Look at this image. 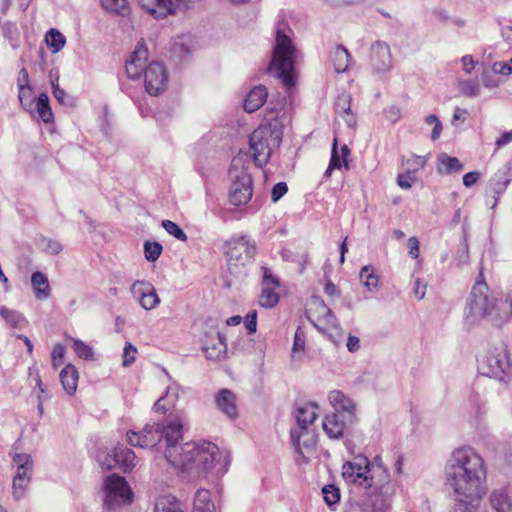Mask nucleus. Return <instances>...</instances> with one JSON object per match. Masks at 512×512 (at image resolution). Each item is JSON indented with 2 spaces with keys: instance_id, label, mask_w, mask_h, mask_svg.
I'll return each mask as SVG.
<instances>
[{
  "instance_id": "obj_59",
  "label": "nucleus",
  "mask_w": 512,
  "mask_h": 512,
  "mask_svg": "<svg viewBox=\"0 0 512 512\" xmlns=\"http://www.w3.org/2000/svg\"><path fill=\"white\" fill-rule=\"evenodd\" d=\"M426 287H427V284L424 281H422L420 279H416V281L414 283L413 292L417 299L422 300L424 298L425 293H426Z\"/></svg>"
},
{
  "instance_id": "obj_22",
  "label": "nucleus",
  "mask_w": 512,
  "mask_h": 512,
  "mask_svg": "<svg viewBox=\"0 0 512 512\" xmlns=\"http://www.w3.org/2000/svg\"><path fill=\"white\" fill-rule=\"evenodd\" d=\"M139 4L155 18H164L175 13L173 0H138Z\"/></svg>"
},
{
  "instance_id": "obj_18",
  "label": "nucleus",
  "mask_w": 512,
  "mask_h": 512,
  "mask_svg": "<svg viewBox=\"0 0 512 512\" xmlns=\"http://www.w3.org/2000/svg\"><path fill=\"white\" fill-rule=\"evenodd\" d=\"M203 351L209 360L220 361L226 357L227 344L225 337L217 332L214 336L206 335Z\"/></svg>"
},
{
  "instance_id": "obj_43",
  "label": "nucleus",
  "mask_w": 512,
  "mask_h": 512,
  "mask_svg": "<svg viewBox=\"0 0 512 512\" xmlns=\"http://www.w3.org/2000/svg\"><path fill=\"white\" fill-rule=\"evenodd\" d=\"M162 227L165 231L175 237L177 240L185 242L187 240V235L183 231V229L171 220H163L161 223Z\"/></svg>"
},
{
  "instance_id": "obj_24",
  "label": "nucleus",
  "mask_w": 512,
  "mask_h": 512,
  "mask_svg": "<svg viewBox=\"0 0 512 512\" xmlns=\"http://www.w3.org/2000/svg\"><path fill=\"white\" fill-rule=\"evenodd\" d=\"M33 466L16 467V473L13 478V497L20 500L25 495V490L31 481Z\"/></svg>"
},
{
  "instance_id": "obj_45",
  "label": "nucleus",
  "mask_w": 512,
  "mask_h": 512,
  "mask_svg": "<svg viewBox=\"0 0 512 512\" xmlns=\"http://www.w3.org/2000/svg\"><path fill=\"white\" fill-rule=\"evenodd\" d=\"M322 493L326 504L330 507L338 504V502L340 501V491L334 485L324 486L322 489Z\"/></svg>"
},
{
  "instance_id": "obj_12",
  "label": "nucleus",
  "mask_w": 512,
  "mask_h": 512,
  "mask_svg": "<svg viewBox=\"0 0 512 512\" xmlns=\"http://www.w3.org/2000/svg\"><path fill=\"white\" fill-rule=\"evenodd\" d=\"M511 363L504 344L489 347L478 360L482 375L503 381L510 371Z\"/></svg>"
},
{
  "instance_id": "obj_6",
  "label": "nucleus",
  "mask_w": 512,
  "mask_h": 512,
  "mask_svg": "<svg viewBox=\"0 0 512 512\" xmlns=\"http://www.w3.org/2000/svg\"><path fill=\"white\" fill-rule=\"evenodd\" d=\"M281 110H272L266 115L267 123L256 128L249 137V146L258 167L266 165L275 147L282 140L283 124L278 120Z\"/></svg>"
},
{
  "instance_id": "obj_47",
  "label": "nucleus",
  "mask_w": 512,
  "mask_h": 512,
  "mask_svg": "<svg viewBox=\"0 0 512 512\" xmlns=\"http://www.w3.org/2000/svg\"><path fill=\"white\" fill-rule=\"evenodd\" d=\"M461 91L467 97H477L480 94V85L471 80L464 81L461 84Z\"/></svg>"
},
{
  "instance_id": "obj_4",
  "label": "nucleus",
  "mask_w": 512,
  "mask_h": 512,
  "mask_svg": "<svg viewBox=\"0 0 512 512\" xmlns=\"http://www.w3.org/2000/svg\"><path fill=\"white\" fill-rule=\"evenodd\" d=\"M512 317V298L509 294L492 292L480 272L465 306V321L476 325L487 320L494 327H502Z\"/></svg>"
},
{
  "instance_id": "obj_57",
  "label": "nucleus",
  "mask_w": 512,
  "mask_h": 512,
  "mask_svg": "<svg viewBox=\"0 0 512 512\" xmlns=\"http://www.w3.org/2000/svg\"><path fill=\"white\" fill-rule=\"evenodd\" d=\"M64 354H65V347L62 344L55 345V347L53 348L52 354H51L52 362L55 367H58L59 365L62 364Z\"/></svg>"
},
{
  "instance_id": "obj_39",
  "label": "nucleus",
  "mask_w": 512,
  "mask_h": 512,
  "mask_svg": "<svg viewBox=\"0 0 512 512\" xmlns=\"http://www.w3.org/2000/svg\"><path fill=\"white\" fill-rule=\"evenodd\" d=\"M72 341V349L76 353V355L84 360H94V351L93 348L80 339H71Z\"/></svg>"
},
{
  "instance_id": "obj_15",
  "label": "nucleus",
  "mask_w": 512,
  "mask_h": 512,
  "mask_svg": "<svg viewBox=\"0 0 512 512\" xmlns=\"http://www.w3.org/2000/svg\"><path fill=\"white\" fill-rule=\"evenodd\" d=\"M328 400L333 407L332 413H338L348 421H357L356 405L351 398L340 390H332L328 394Z\"/></svg>"
},
{
  "instance_id": "obj_11",
  "label": "nucleus",
  "mask_w": 512,
  "mask_h": 512,
  "mask_svg": "<svg viewBox=\"0 0 512 512\" xmlns=\"http://www.w3.org/2000/svg\"><path fill=\"white\" fill-rule=\"evenodd\" d=\"M229 175L232 181L229 190L230 202L235 206L246 205L253 195V180L242 157L233 158Z\"/></svg>"
},
{
  "instance_id": "obj_56",
  "label": "nucleus",
  "mask_w": 512,
  "mask_h": 512,
  "mask_svg": "<svg viewBox=\"0 0 512 512\" xmlns=\"http://www.w3.org/2000/svg\"><path fill=\"white\" fill-rule=\"evenodd\" d=\"M492 70L495 74L508 76L512 74V67L508 61H498L492 65Z\"/></svg>"
},
{
  "instance_id": "obj_48",
  "label": "nucleus",
  "mask_w": 512,
  "mask_h": 512,
  "mask_svg": "<svg viewBox=\"0 0 512 512\" xmlns=\"http://www.w3.org/2000/svg\"><path fill=\"white\" fill-rule=\"evenodd\" d=\"M41 244L43 246V249L47 253H50L52 255L59 254L62 251V249H63L61 243L59 241L53 240V239L44 238L41 241Z\"/></svg>"
},
{
  "instance_id": "obj_30",
  "label": "nucleus",
  "mask_w": 512,
  "mask_h": 512,
  "mask_svg": "<svg viewBox=\"0 0 512 512\" xmlns=\"http://www.w3.org/2000/svg\"><path fill=\"white\" fill-rule=\"evenodd\" d=\"M331 61L335 72L343 73L349 66L350 54L343 45H337L331 52Z\"/></svg>"
},
{
  "instance_id": "obj_53",
  "label": "nucleus",
  "mask_w": 512,
  "mask_h": 512,
  "mask_svg": "<svg viewBox=\"0 0 512 512\" xmlns=\"http://www.w3.org/2000/svg\"><path fill=\"white\" fill-rule=\"evenodd\" d=\"M244 325L248 331V334H254L257 330V312L255 310L250 311L244 318Z\"/></svg>"
},
{
  "instance_id": "obj_52",
  "label": "nucleus",
  "mask_w": 512,
  "mask_h": 512,
  "mask_svg": "<svg viewBox=\"0 0 512 512\" xmlns=\"http://www.w3.org/2000/svg\"><path fill=\"white\" fill-rule=\"evenodd\" d=\"M305 349V334L298 328L294 334L292 352H303Z\"/></svg>"
},
{
  "instance_id": "obj_29",
  "label": "nucleus",
  "mask_w": 512,
  "mask_h": 512,
  "mask_svg": "<svg viewBox=\"0 0 512 512\" xmlns=\"http://www.w3.org/2000/svg\"><path fill=\"white\" fill-rule=\"evenodd\" d=\"M192 512H216L209 490L200 488L196 491Z\"/></svg>"
},
{
  "instance_id": "obj_26",
  "label": "nucleus",
  "mask_w": 512,
  "mask_h": 512,
  "mask_svg": "<svg viewBox=\"0 0 512 512\" xmlns=\"http://www.w3.org/2000/svg\"><path fill=\"white\" fill-rule=\"evenodd\" d=\"M268 92L265 86L259 85L254 87L244 100V109L248 113L258 110L266 102Z\"/></svg>"
},
{
  "instance_id": "obj_35",
  "label": "nucleus",
  "mask_w": 512,
  "mask_h": 512,
  "mask_svg": "<svg viewBox=\"0 0 512 512\" xmlns=\"http://www.w3.org/2000/svg\"><path fill=\"white\" fill-rule=\"evenodd\" d=\"M36 110L40 119L45 123L53 121L54 115L49 104V97L46 93H41L36 100Z\"/></svg>"
},
{
  "instance_id": "obj_25",
  "label": "nucleus",
  "mask_w": 512,
  "mask_h": 512,
  "mask_svg": "<svg viewBox=\"0 0 512 512\" xmlns=\"http://www.w3.org/2000/svg\"><path fill=\"white\" fill-rule=\"evenodd\" d=\"M215 402L220 411H222L229 418L237 417L238 410L236 406L235 394L229 389H222L215 397Z\"/></svg>"
},
{
  "instance_id": "obj_51",
  "label": "nucleus",
  "mask_w": 512,
  "mask_h": 512,
  "mask_svg": "<svg viewBox=\"0 0 512 512\" xmlns=\"http://www.w3.org/2000/svg\"><path fill=\"white\" fill-rule=\"evenodd\" d=\"M288 191V186L285 182L276 183L271 191L272 202H278Z\"/></svg>"
},
{
  "instance_id": "obj_34",
  "label": "nucleus",
  "mask_w": 512,
  "mask_h": 512,
  "mask_svg": "<svg viewBox=\"0 0 512 512\" xmlns=\"http://www.w3.org/2000/svg\"><path fill=\"white\" fill-rule=\"evenodd\" d=\"M0 316L13 328H21L26 324L24 315L6 306L0 307Z\"/></svg>"
},
{
  "instance_id": "obj_33",
  "label": "nucleus",
  "mask_w": 512,
  "mask_h": 512,
  "mask_svg": "<svg viewBox=\"0 0 512 512\" xmlns=\"http://www.w3.org/2000/svg\"><path fill=\"white\" fill-rule=\"evenodd\" d=\"M154 510L155 512H183L176 497L170 494L158 497Z\"/></svg>"
},
{
  "instance_id": "obj_63",
  "label": "nucleus",
  "mask_w": 512,
  "mask_h": 512,
  "mask_svg": "<svg viewBox=\"0 0 512 512\" xmlns=\"http://www.w3.org/2000/svg\"><path fill=\"white\" fill-rule=\"evenodd\" d=\"M30 86L29 84V74L26 68L20 69L17 77V87H25Z\"/></svg>"
},
{
  "instance_id": "obj_58",
  "label": "nucleus",
  "mask_w": 512,
  "mask_h": 512,
  "mask_svg": "<svg viewBox=\"0 0 512 512\" xmlns=\"http://www.w3.org/2000/svg\"><path fill=\"white\" fill-rule=\"evenodd\" d=\"M409 255L413 259H417L420 256L419 240L412 236L408 239Z\"/></svg>"
},
{
  "instance_id": "obj_1",
  "label": "nucleus",
  "mask_w": 512,
  "mask_h": 512,
  "mask_svg": "<svg viewBox=\"0 0 512 512\" xmlns=\"http://www.w3.org/2000/svg\"><path fill=\"white\" fill-rule=\"evenodd\" d=\"M487 469L482 456L470 446L452 451L445 465L446 485L456 497V512H475L486 491Z\"/></svg>"
},
{
  "instance_id": "obj_32",
  "label": "nucleus",
  "mask_w": 512,
  "mask_h": 512,
  "mask_svg": "<svg viewBox=\"0 0 512 512\" xmlns=\"http://www.w3.org/2000/svg\"><path fill=\"white\" fill-rule=\"evenodd\" d=\"M350 155V149L346 144H344L340 152L338 151L337 147V138H334L333 144H332V151H331V158H330V164L331 168H338L340 169L342 166H345L348 168V156Z\"/></svg>"
},
{
  "instance_id": "obj_3",
  "label": "nucleus",
  "mask_w": 512,
  "mask_h": 512,
  "mask_svg": "<svg viewBox=\"0 0 512 512\" xmlns=\"http://www.w3.org/2000/svg\"><path fill=\"white\" fill-rule=\"evenodd\" d=\"M164 455L173 467L198 477L222 476L230 465L229 456H222L217 445L209 441L183 444L177 441L165 449Z\"/></svg>"
},
{
  "instance_id": "obj_60",
  "label": "nucleus",
  "mask_w": 512,
  "mask_h": 512,
  "mask_svg": "<svg viewBox=\"0 0 512 512\" xmlns=\"http://www.w3.org/2000/svg\"><path fill=\"white\" fill-rule=\"evenodd\" d=\"M480 178V173L477 171H471L463 176V184L465 187H472Z\"/></svg>"
},
{
  "instance_id": "obj_7",
  "label": "nucleus",
  "mask_w": 512,
  "mask_h": 512,
  "mask_svg": "<svg viewBox=\"0 0 512 512\" xmlns=\"http://www.w3.org/2000/svg\"><path fill=\"white\" fill-rule=\"evenodd\" d=\"M183 438V424L179 418L171 419L166 424L147 423L141 432H127V440L131 446L153 448L165 440L166 448Z\"/></svg>"
},
{
  "instance_id": "obj_49",
  "label": "nucleus",
  "mask_w": 512,
  "mask_h": 512,
  "mask_svg": "<svg viewBox=\"0 0 512 512\" xmlns=\"http://www.w3.org/2000/svg\"><path fill=\"white\" fill-rule=\"evenodd\" d=\"M137 349L130 342H127L123 349V366L127 367L135 361Z\"/></svg>"
},
{
  "instance_id": "obj_5",
  "label": "nucleus",
  "mask_w": 512,
  "mask_h": 512,
  "mask_svg": "<svg viewBox=\"0 0 512 512\" xmlns=\"http://www.w3.org/2000/svg\"><path fill=\"white\" fill-rule=\"evenodd\" d=\"M149 50L144 39L138 41L136 49L126 61V73L131 79H138L144 72V86L151 96L161 94L167 86L168 76L164 65L158 61L146 66Z\"/></svg>"
},
{
  "instance_id": "obj_21",
  "label": "nucleus",
  "mask_w": 512,
  "mask_h": 512,
  "mask_svg": "<svg viewBox=\"0 0 512 512\" xmlns=\"http://www.w3.org/2000/svg\"><path fill=\"white\" fill-rule=\"evenodd\" d=\"M489 500L495 512H512V497L509 486L494 488L491 491Z\"/></svg>"
},
{
  "instance_id": "obj_19",
  "label": "nucleus",
  "mask_w": 512,
  "mask_h": 512,
  "mask_svg": "<svg viewBox=\"0 0 512 512\" xmlns=\"http://www.w3.org/2000/svg\"><path fill=\"white\" fill-rule=\"evenodd\" d=\"M355 422L348 421L338 413L327 414L322 421V428L330 439H340L348 425Z\"/></svg>"
},
{
  "instance_id": "obj_42",
  "label": "nucleus",
  "mask_w": 512,
  "mask_h": 512,
  "mask_svg": "<svg viewBox=\"0 0 512 512\" xmlns=\"http://www.w3.org/2000/svg\"><path fill=\"white\" fill-rule=\"evenodd\" d=\"M45 43L52 53L59 52L66 43L64 34H45Z\"/></svg>"
},
{
  "instance_id": "obj_40",
  "label": "nucleus",
  "mask_w": 512,
  "mask_h": 512,
  "mask_svg": "<svg viewBox=\"0 0 512 512\" xmlns=\"http://www.w3.org/2000/svg\"><path fill=\"white\" fill-rule=\"evenodd\" d=\"M163 246L159 242L146 241L144 243L145 259L149 262H155L162 254Z\"/></svg>"
},
{
  "instance_id": "obj_23",
  "label": "nucleus",
  "mask_w": 512,
  "mask_h": 512,
  "mask_svg": "<svg viewBox=\"0 0 512 512\" xmlns=\"http://www.w3.org/2000/svg\"><path fill=\"white\" fill-rule=\"evenodd\" d=\"M316 303L319 305L320 309L323 310V317L317 316L316 320H312L310 318L313 326L323 334L326 333L327 328L337 329L339 327V323L331 309L320 298L316 299Z\"/></svg>"
},
{
  "instance_id": "obj_28",
  "label": "nucleus",
  "mask_w": 512,
  "mask_h": 512,
  "mask_svg": "<svg viewBox=\"0 0 512 512\" xmlns=\"http://www.w3.org/2000/svg\"><path fill=\"white\" fill-rule=\"evenodd\" d=\"M59 376L64 390L69 395H73L77 389L79 378L77 369L72 364H68L62 369Z\"/></svg>"
},
{
  "instance_id": "obj_27",
  "label": "nucleus",
  "mask_w": 512,
  "mask_h": 512,
  "mask_svg": "<svg viewBox=\"0 0 512 512\" xmlns=\"http://www.w3.org/2000/svg\"><path fill=\"white\" fill-rule=\"evenodd\" d=\"M31 284L35 294V297L38 300H47L50 297V284L47 276L40 272L36 271L31 275Z\"/></svg>"
},
{
  "instance_id": "obj_46",
  "label": "nucleus",
  "mask_w": 512,
  "mask_h": 512,
  "mask_svg": "<svg viewBox=\"0 0 512 512\" xmlns=\"http://www.w3.org/2000/svg\"><path fill=\"white\" fill-rule=\"evenodd\" d=\"M262 271V286L279 287L280 280L275 276L272 270L266 266L261 267Z\"/></svg>"
},
{
  "instance_id": "obj_62",
  "label": "nucleus",
  "mask_w": 512,
  "mask_h": 512,
  "mask_svg": "<svg viewBox=\"0 0 512 512\" xmlns=\"http://www.w3.org/2000/svg\"><path fill=\"white\" fill-rule=\"evenodd\" d=\"M468 401L474 408L475 413H478L483 403L480 394L476 393L475 391L471 392Z\"/></svg>"
},
{
  "instance_id": "obj_2",
  "label": "nucleus",
  "mask_w": 512,
  "mask_h": 512,
  "mask_svg": "<svg viewBox=\"0 0 512 512\" xmlns=\"http://www.w3.org/2000/svg\"><path fill=\"white\" fill-rule=\"evenodd\" d=\"M343 479L368 490V512H389L396 493V482L391 480L382 458L377 455L370 461L357 455L342 466Z\"/></svg>"
},
{
  "instance_id": "obj_9",
  "label": "nucleus",
  "mask_w": 512,
  "mask_h": 512,
  "mask_svg": "<svg viewBox=\"0 0 512 512\" xmlns=\"http://www.w3.org/2000/svg\"><path fill=\"white\" fill-rule=\"evenodd\" d=\"M297 57L298 51L288 34H276L268 70L271 75L281 80L286 88H292L295 85L294 65Z\"/></svg>"
},
{
  "instance_id": "obj_20",
  "label": "nucleus",
  "mask_w": 512,
  "mask_h": 512,
  "mask_svg": "<svg viewBox=\"0 0 512 512\" xmlns=\"http://www.w3.org/2000/svg\"><path fill=\"white\" fill-rule=\"evenodd\" d=\"M110 457L114 461V465L108 464V468L118 467L123 470V472H128L135 467V453L123 445H117L113 449Z\"/></svg>"
},
{
  "instance_id": "obj_17",
  "label": "nucleus",
  "mask_w": 512,
  "mask_h": 512,
  "mask_svg": "<svg viewBox=\"0 0 512 512\" xmlns=\"http://www.w3.org/2000/svg\"><path fill=\"white\" fill-rule=\"evenodd\" d=\"M192 40V34H177L169 48L170 59L175 65L186 62L192 52L189 44Z\"/></svg>"
},
{
  "instance_id": "obj_36",
  "label": "nucleus",
  "mask_w": 512,
  "mask_h": 512,
  "mask_svg": "<svg viewBox=\"0 0 512 512\" xmlns=\"http://www.w3.org/2000/svg\"><path fill=\"white\" fill-rule=\"evenodd\" d=\"M278 287L262 286L259 296V305L263 308H273L279 302V294L276 292Z\"/></svg>"
},
{
  "instance_id": "obj_31",
  "label": "nucleus",
  "mask_w": 512,
  "mask_h": 512,
  "mask_svg": "<svg viewBox=\"0 0 512 512\" xmlns=\"http://www.w3.org/2000/svg\"><path fill=\"white\" fill-rule=\"evenodd\" d=\"M463 169V164L458 158L449 156L442 153L438 156L437 171L440 174H452L460 172Z\"/></svg>"
},
{
  "instance_id": "obj_14",
  "label": "nucleus",
  "mask_w": 512,
  "mask_h": 512,
  "mask_svg": "<svg viewBox=\"0 0 512 512\" xmlns=\"http://www.w3.org/2000/svg\"><path fill=\"white\" fill-rule=\"evenodd\" d=\"M131 293L145 310H151L160 303V298L157 295L155 288L148 281H134L131 286Z\"/></svg>"
},
{
  "instance_id": "obj_10",
  "label": "nucleus",
  "mask_w": 512,
  "mask_h": 512,
  "mask_svg": "<svg viewBox=\"0 0 512 512\" xmlns=\"http://www.w3.org/2000/svg\"><path fill=\"white\" fill-rule=\"evenodd\" d=\"M225 255L231 273L239 274L254 261L257 246L249 235H234L225 242Z\"/></svg>"
},
{
  "instance_id": "obj_44",
  "label": "nucleus",
  "mask_w": 512,
  "mask_h": 512,
  "mask_svg": "<svg viewBox=\"0 0 512 512\" xmlns=\"http://www.w3.org/2000/svg\"><path fill=\"white\" fill-rule=\"evenodd\" d=\"M51 86H52V93H53V96L55 97V99L61 104V105H67V106H70L72 105L73 103V99L72 97H70L69 95H67V93L65 92V90H63L62 88H60V86L58 85V78H56L55 80H52L51 81Z\"/></svg>"
},
{
  "instance_id": "obj_64",
  "label": "nucleus",
  "mask_w": 512,
  "mask_h": 512,
  "mask_svg": "<svg viewBox=\"0 0 512 512\" xmlns=\"http://www.w3.org/2000/svg\"><path fill=\"white\" fill-rule=\"evenodd\" d=\"M512 142V130L504 132L495 142V145L500 148Z\"/></svg>"
},
{
  "instance_id": "obj_50",
  "label": "nucleus",
  "mask_w": 512,
  "mask_h": 512,
  "mask_svg": "<svg viewBox=\"0 0 512 512\" xmlns=\"http://www.w3.org/2000/svg\"><path fill=\"white\" fill-rule=\"evenodd\" d=\"M12 461L15 467L33 466L31 455L26 453H14Z\"/></svg>"
},
{
  "instance_id": "obj_37",
  "label": "nucleus",
  "mask_w": 512,
  "mask_h": 512,
  "mask_svg": "<svg viewBox=\"0 0 512 512\" xmlns=\"http://www.w3.org/2000/svg\"><path fill=\"white\" fill-rule=\"evenodd\" d=\"M362 284L368 291H375L379 285V278L375 274L374 268L370 265L363 266L359 274Z\"/></svg>"
},
{
  "instance_id": "obj_55",
  "label": "nucleus",
  "mask_w": 512,
  "mask_h": 512,
  "mask_svg": "<svg viewBox=\"0 0 512 512\" xmlns=\"http://www.w3.org/2000/svg\"><path fill=\"white\" fill-rule=\"evenodd\" d=\"M415 181L414 173L407 172L399 174L397 177V183L402 189H409Z\"/></svg>"
},
{
  "instance_id": "obj_38",
  "label": "nucleus",
  "mask_w": 512,
  "mask_h": 512,
  "mask_svg": "<svg viewBox=\"0 0 512 512\" xmlns=\"http://www.w3.org/2000/svg\"><path fill=\"white\" fill-rule=\"evenodd\" d=\"M102 7L111 13L125 16L129 13L127 0H100Z\"/></svg>"
},
{
  "instance_id": "obj_61",
  "label": "nucleus",
  "mask_w": 512,
  "mask_h": 512,
  "mask_svg": "<svg viewBox=\"0 0 512 512\" xmlns=\"http://www.w3.org/2000/svg\"><path fill=\"white\" fill-rule=\"evenodd\" d=\"M349 352L355 353L360 349V339L357 336L349 335L346 343Z\"/></svg>"
},
{
  "instance_id": "obj_13",
  "label": "nucleus",
  "mask_w": 512,
  "mask_h": 512,
  "mask_svg": "<svg viewBox=\"0 0 512 512\" xmlns=\"http://www.w3.org/2000/svg\"><path fill=\"white\" fill-rule=\"evenodd\" d=\"M104 506L110 511L132 502L133 493L124 477L117 474L109 475L104 482Z\"/></svg>"
},
{
  "instance_id": "obj_8",
  "label": "nucleus",
  "mask_w": 512,
  "mask_h": 512,
  "mask_svg": "<svg viewBox=\"0 0 512 512\" xmlns=\"http://www.w3.org/2000/svg\"><path fill=\"white\" fill-rule=\"evenodd\" d=\"M318 409L317 404L308 402L296 407L294 411L296 424L290 429V438L294 450L302 462L308 461L302 449L311 450L316 445V435L311 426L318 416Z\"/></svg>"
},
{
  "instance_id": "obj_54",
  "label": "nucleus",
  "mask_w": 512,
  "mask_h": 512,
  "mask_svg": "<svg viewBox=\"0 0 512 512\" xmlns=\"http://www.w3.org/2000/svg\"><path fill=\"white\" fill-rule=\"evenodd\" d=\"M179 386L177 384H173L167 387L166 394L164 396L165 402L169 406H174L175 402L179 395Z\"/></svg>"
},
{
  "instance_id": "obj_41",
  "label": "nucleus",
  "mask_w": 512,
  "mask_h": 512,
  "mask_svg": "<svg viewBox=\"0 0 512 512\" xmlns=\"http://www.w3.org/2000/svg\"><path fill=\"white\" fill-rule=\"evenodd\" d=\"M18 98L25 110L31 112L33 109V91L31 86L18 88Z\"/></svg>"
},
{
  "instance_id": "obj_16",
  "label": "nucleus",
  "mask_w": 512,
  "mask_h": 512,
  "mask_svg": "<svg viewBox=\"0 0 512 512\" xmlns=\"http://www.w3.org/2000/svg\"><path fill=\"white\" fill-rule=\"evenodd\" d=\"M370 58L373 71L378 75L385 74L392 67L390 48L385 42L377 41L371 46Z\"/></svg>"
}]
</instances>
